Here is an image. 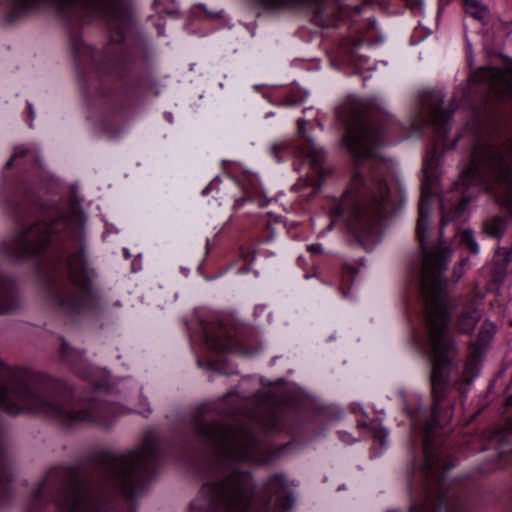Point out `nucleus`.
Here are the masks:
<instances>
[{
    "instance_id": "nucleus-1",
    "label": "nucleus",
    "mask_w": 512,
    "mask_h": 512,
    "mask_svg": "<svg viewBox=\"0 0 512 512\" xmlns=\"http://www.w3.org/2000/svg\"><path fill=\"white\" fill-rule=\"evenodd\" d=\"M428 210L420 204L416 235L424 254L420 273V291L425 301L426 332L431 362L430 387L433 399L431 417L420 423L412 418V427L423 433L424 464L421 481L411 489V512H439L450 505L444 473L449 469L442 451L435 449L433 437L438 427L448 423L452 407L443 411V401L450 389V367L456 346L448 333V313L443 299L442 274L446 271L452 251L442 241L428 247Z\"/></svg>"
},
{
    "instance_id": "nucleus-2",
    "label": "nucleus",
    "mask_w": 512,
    "mask_h": 512,
    "mask_svg": "<svg viewBox=\"0 0 512 512\" xmlns=\"http://www.w3.org/2000/svg\"><path fill=\"white\" fill-rule=\"evenodd\" d=\"M196 433L226 465L203 483L190 512H246L254 489L252 474L228 464L261 462L253 434L246 429L206 421L197 423Z\"/></svg>"
},
{
    "instance_id": "nucleus-3",
    "label": "nucleus",
    "mask_w": 512,
    "mask_h": 512,
    "mask_svg": "<svg viewBox=\"0 0 512 512\" xmlns=\"http://www.w3.org/2000/svg\"><path fill=\"white\" fill-rule=\"evenodd\" d=\"M474 186L489 192L512 217V135L506 131L497 129L476 140L469 164L454 183L462 196L458 213L471 200L465 190Z\"/></svg>"
},
{
    "instance_id": "nucleus-4",
    "label": "nucleus",
    "mask_w": 512,
    "mask_h": 512,
    "mask_svg": "<svg viewBox=\"0 0 512 512\" xmlns=\"http://www.w3.org/2000/svg\"><path fill=\"white\" fill-rule=\"evenodd\" d=\"M44 377L27 368H10L0 360V410L9 415L23 412L42 414L65 425L96 421L94 411L74 410L51 398L43 388Z\"/></svg>"
},
{
    "instance_id": "nucleus-5",
    "label": "nucleus",
    "mask_w": 512,
    "mask_h": 512,
    "mask_svg": "<svg viewBox=\"0 0 512 512\" xmlns=\"http://www.w3.org/2000/svg\"><path fill=\"white\" fill-rule=\"evenodd\" d=\"M388 202L389 189L384 179L373 175L366 178L356 172L331 208L327 229L342 221L349 233L364 245L376 238L378 224L388 213Z\"/></svg>"
},
{
    "instance_id": "nucleus-6",
    "label": "nucleus",
    "mask_w": 512,
    "mask_h": 512,
    "mask_svg": "<svg viewBox=\"0 0 512 512\" xmlns=\"http://www.w3.org/2000/svg\"><path fill=\"white\" fill-rule=\"evenodd\" d=\"M94 277L85 244H81L76 251L57 255L48 270L51 304L69 316L96 307L100 297L93 284Z\"/></svg>"
},
{
    "instance_id": "nucleus-7",
    "label": "nucleus",
    "mask_w": 512,
    "mask_h": 512,
    "mask_svg": "<svg viewBox=\"0 0 512 512\" xmlns=\"http://www.w3.org/2000/svg\"><path fill=\"white\" fill-rule=\"evenodd\" d=\"M347 125L343 143L357 159L371 157L385 143L386 136L397 126L387 113L366 112L356 102L345 104L340 111Z\"/></svg>"
},
{
    "instance_id": "nucleus-8",
    "label": "nucleus",
    "mask_w": 512,
    "mask_h": 512,
    "mask_svg": "<svg viewBox=\"0 0 512 512\" xmlns=\"http://www.w3.org/2000/svg\"><path fill=\"white\" fill-rule=\"evenodd\" d=\"M156 461V443L147 439L137 451L107 458L108 481L128 497H133L136 483L149 476Z\"/></svg>"
},
{
    "instance_id": "nucleus-9",
    "label": "nucleus",
    "mask_w": 512,
    "mask_h": 512,
    "mask_svg": "<svg viewBox=\"0 0 512 512\" xmlns=\"http://www.w3.org/2000/svg\"><path fill=\"white\" fill-rule=\"evenodd\" d=\"M66 224L64 217L55 218L50 223L36 222L15 236L7 252L20 259L37 256L66 227Z\"/></svg>"
},
{
    "instance_id": "nucleus-10",
    "label": "nucleus",
    "mask_w": 512,
    "mask_h": 512,
    "mask_svg": "<svg viewBox=\"0 0 512 512\" xmlns=\"http://www.w3.org/2000/svg\"><path fill=\"white\" fill-rule=\"evenodd\" d=\"M421 106L417 122L433 127L436 137L434 149L436 150L439 147L443 149L454 148L459 137L454 138L451 144L446 142L451 112L443 108V95L441 92L433 91L423 94L421 96Z\"/></svg>"
},
{
    "instance_id": "nucleus-11",
    "label": "nucleus",
    "mask_w": 512,
    "mask_h": 512,
    "mask_svg": "<svg viewBox=\"0 0 512 512\" xmlns=\"http://www.w3.org/2000/svg\"><path fill=\"white\" fill-rule=\"evenodd\" d=\"M474 80L486 84L496 94H512V67L505 69L494 67L480 68L475 72Z\"/></svg>"
},
{
    "instance_id": "nucleus-12",
    "label": "nucleus",
    "mask_w": 512,
    "mask_h": 512,
    "mask_svg": "<svg viewBox=\"0 0 512 512\" xmlns=\"http://www.w3.org/2000/svg\"><path fill=\"white\" fill-rule=\"evenodd\" d=\"M265 489L277 507L283 510H288L292 507L294 499L284 474L275 473L271 475L265 483Z\"/></svg>"
},
{
    "instance_id": "nucleus-13",
    "label": "nucleus",
    "mask_w": 512,
    "mask_h": 512,
    "mask_svg": "<svg viewBox=\"0 0 512 512\" xmlns=\"http://www.w3.org/2000/svg\"><path fill=\"white\" fill-rule=\"evenodd\" d=\"M482 354L483 353L476 352L475 350H469V355L465 362L462 376L458 381H455V383H454V386H456L459 390L461 389L458 386L459 382H464L469 385L472 383L474 378L478 376L479 371H480Z\"/></svg>"
},
{
    "instance_id": "nucleus-14",
    "label": "nucleus",
    "mask_w": 512,
    "mask_h": 512,
    "mask_svg": "<svg viewBox=\"0 0 512 512\" xmlns=\"http://www.w3.org/2000/svg\"><path fill=\"white\" fill-rule=\"evenodd\" d=\"M495 333L496 326L494 323L489 320H485L480 327L476 340L474 342H470L469 350H475L476 352L484 353L492 341Z\"/></svg>"
},
{
    "instance_id": "nucleus-15",
    "label": "nucleus",
    "mask_w": 512,
    "mask_h": 512,
    "mask_svg": "<svg viewBox=\"0 0 512 512\" xmlns=\"http://www.w3.org/2000/svg\"><path fill=\"white\" fill-rule=\"evenodd\" d=\"M481 316L482 311L476 306H471L466 311L462 312L457 321V328L459 332L463 334H471L481 319Z\"/></svg>"
},
{
    "instance_id": "nucleus-16",
    "label": "nucleus",
    "mask_w": 512,
    "mask_h": 512,
    "mask_svg": "<svg viewBox=\"0 0 512 512\" xmlns=\"http://www.w3.org/2000/svg\"><path fill=\"white\" fill-rule=\"evenodd\" d=\"M320 0H264V3L270 8H295L307 6L315 9L316 15H322L323 9L319 5Z\"/></svg>"
},
{
    "instance_id": "nucleus-17",
    "label": "nucleus",
    "mask_w": 512,
    "mask_h": 512,
    "mask_svg": "<svg viewBox=\"0 0 512 512\" xmlns=\"http://www.w3.org/2000/svg\"><path fill=\"white\" fill-rule=\"evenodd\" d=\"M506 220L503 216H496L487 220L484 224L485 232L492 237L500 238L504 234Z\"/></svg>"
},
{
    "instance_id": "nucleus-18",
    "label": "nucleus",
    "mask_w": 512,
    "mask_h": 512,
    "mask_svg": "<svg viewBox=\"0 0 512 512\" xmlns=\"http://www.w3.org/2000/svg\"><path fill=\"white\" fill-rule=\"evenodd\" d=\"M464 9L467 14L477 20H483L488 15L487 8L482 5L478 0H463Z\"/></svg>"
},
{
    "instance_id": "nucleus-19",
    "label": "nucleus",
    "mask_w": 512,
    "mask_h": 512,
    "mask_svg": "<svg viewBox=\"0 0 512 512\" xmlns=\"http://www.w3.org/2000/svg\"><path fill=\"white\" fill-rule=\"evenodd\" d=\"M83 506V499L78 491L69 494L68 498L62 504V509L66 512H80Z\"/></svg>"
},
{
    "instance_id": "nucleus-20",
    "label": "nucleus",
    "mask_w": 512,
    "mask_h": 512,
    "mask_svg": "<svg viewBox=\"0 0 512 512\" xmlns=\"http://www.w3.org/2000/svg\"><path fill=\"white\" fill-rule=\"evenodd\" d=\"M363 427H365L369 434L374 439H379L380 443H384L387 438V431L381 426V423L378 421H371L369 423H363Z\"/></svg>"
},
{
    "instance_id": "nucleus-21",
    "label": "nucleus",
    "mask_w": 512,
    "mask_h": 512,
    "mask_svg": "<svg viewBox=\"0 0 512 512\" xmlns=\"http://www.w3.org/2000/svg\"><path fill=\"white\" fill-rule=\"evenodd\" d=\"M460 243L465 246L472 254H477L479 252V246L475 240L473 231L470 229H465L460 234Z\"/></svg>"
},
{
    "instance_id": "nucleus-22",
    "label": "nucleus",
    "mask_w": 512,
    "mask_h": 512,
    "mask_svg": "<svg viewBox=\"0 0 512 512\" xmlns=\"http://www.w3.org/2000/svg\"><path fill=\"white\" fill-rule=\"evenodd\" d=\"M306 156L311 159L315 164H320L324 160V151L321 148L316 147L314 143H310Z\"/></svg>"
},
{
    "instance_id": "nucleus-23",
    "label": "nucleus",
    "mask_w": 512,
    "mask_h": 512,
    "mask_svg": "<svg viewBox=\"0 0 512 512\" xmlns=\"http://www.w3.org/2000/svg\"><path fill=\"white\" fill-rule=\"evenodd\" d=\"M286 148L285 144L283 143H273L270 146L271 154L277 161H281V153Z\"/></svg>"
},
{
    "instance_id": "nucleus-24",
    "label": "nucleus",
    "mask_w": 512,
    "mask_h": 512,
    "mask_svg": "<svg viewBox=\"0 0 512 512\" xmlns=\"http://www.w3.org/2000/svg\"><path fill=\"white\" fill-rule=\"evenodd\" d=\"M28 153V148L25 147L24 145H20V146H17L14 148V151H13V158L17 159V158H22L24 156H26Z\"/></svg>"
},
{
    "instance_id": "nucleus-25",
    "label": "nucleus",
    "mask_w": 512,
    "mask_h": 512,
    "mask_svg": "<svg viewBox=\"0 0 512 512\" xmlns=\"http://www.w3.org/2000/svg\"><path fill=\"white\" fill-rule=\"evenodd\" d=\"M307 249H308V251H310L311 253H314V254H320L323 252V247H322V244H320V243L310 244V245H308Z\"/></svg>"
},
{
    "instance_id": "nucleus-26",
    "label": "nucleus",
    "mask_w": 512,
    "mask_h": 512,
    "mask_svg": "<svg viewBox=\"0 0 512 512\" xmlns=\"http://www.w3.org/2000/svg\"><path fill=\"white\" fill-rule=\"evenodd\" d=\"M342 272L344 274H355L357 272V269L353 265H343Z\"/></svg>"
},
{
    "instance_id": "nucleus-27",
    "label": "nucleus",
    "mask_w": 512,
    "mask_h": 512,
    "mask_svg": "<svg viewBox=\"0 0 512 512\" xmlns=\"http://www.w3.org/2000/svg\"><path fill=\"white\" fill-rule=\"evenodd\" d=\"M339 436L344 442L349 443L350 435L347 432H339Z\"/></svg>"
},
{
    "instance_id": "nucleus-28",
    "label": "nucleus",
    "mask_w": 512,
    "mask_h": 512,
    "mask_svg": "<svg viewBox=\"0 0 512 512\" xmlns=\"http://www.w3.org/2000/svg\"><path fill=\"white\" fill-rule=\"evenodd\" d=\"M61 349L63 354L67 353L68 343L63 338L61 339Z\"/></svg>"
},
{
    "instance_id": "nucleus-29",
    "label": "nucleus",
    "mask_w": 512,
    "mask_h": 512,
    "mask_svg": "<svg viewBox=\"0 0 512 512\" xmlns=\"http://www.w3.org/2000/svg\"><path fill=\"white\" fill-rule=\"evenodd\" d=\"M447 223V220L445 218V216L442 217L441 219V225H440V237H442V234H443V229H444V226L446 225Z\"/></svg>"
},
{
    "instance_id": "nucleus-30",
    "label": "nucleus",
    "mask_w": 512,
    "mask_h": 512,
    "mask_svg": "<svg viewBox=\"0 0 512 512\" xmlns=\"http://www.w3.org/2000/svg\"><path fill=\"white\" fill-rule=\"evenodd\" d=\"M305 123H306V122H305L304 120H302V119H299V120H298V128H299V131H300V132L304 131Z\"/></svg>"
},
{
    "instance_id": "nucleus-31",
    "label": "nucleus",
    "mask_w": 512,
    "mask_h": 512,
    "mask_svg": "<svg viewBox=\"0 0 512 512\" xmlns=\"http://www.w3.org/2000/svg\"><path fill=\"white\" fill-rule=\"evenodd\" d=\"M14 160H16L15 158H13V156L6 162L5 164V167L6 168H11L13 166V162Z\"/></svg>"
},
{
    "instance_id": "nucleus-32",
    "label": "nucleus",
    "mask_w": 512,
    "mask_h": 512,
    "mask_svg": "<svg viewBox=\"0 0 512 512\" xmlns=\"http://www.w3.org/2000/svg\"><path fill=\"white\" fill-rule=\"evenodd\" d=\"M9 310H10V308L5 307V306L0 304V314L7 313Z\"/></svg>"
},
{
    "instance_id": "nucleus-33",
    "label": "nucleus",
    "mask_w": 512,
    "mask_h": 512,
    "mask_svg": "<svg viewBox=\"0 0 512 512\" xmlns=\"http://www.w3.org/2000/svg\"><path fill=\"white\" fill-rule=\"evenodd\" d=\"M210 191V185L206 186L203 190H202V195H207Z\"/></svg>"
},
{
    "instance_id": "nucleus-34",
    "label": "nucleus",
    "mask_w": 512,
    "mask_h": 512,
    "mask_svg": "<svg viewBox=\"0 0 512 512\" xmlns=\"http://www.w3.org/2000/svg\"><path fill=\"white\" fill-rule=\"evenodd\" d=\"M506 264L510 261V257L512 255V247H511V250L509 252L506 253Z\"/></svg>"
},
{
    "instance_id": "nucleus-35",
    "label": "nucleus",
    "mask_w": 512,
    "mask_h": 512,
    "mask_svg": "<svg viewBox=\"0 0 512 512\" xmlns=\"http://www.w3.org/2000/svg\"><path fill=\"white\" fill-rule=\"evenodd\" d=\"M507 406H512V396H510L506 401Z\"/></svg>"
},
{
    "instance_id": "nucleus-36",
    "label": "nucleus",
    "mask_w": 512,
    "mask_h": 512,
    "mask_svg": "<svg viewBox=\"0 0 512 512\" xmlns=\"http://www.w3.org/2000/svg\"><path fill=\"white\" fill-rule=\"evenodd\" d=\"M29 110H30V113L32 114L33 111H32V106L29 104Z\"/></svg>"
},
{
    "instance_id": "nucleus-37",
    "label": "nucleus",
    "mask_w": 512,
    "mask_h": 512,
    "mask_svg": "<svg viewBox=\"0 0 512 512\" xmlns=\"http://www.w3.org/2000/svg\"><path fill=\"white\" fill-rule=\"evenodd\" d=\"M466 261H467V259L462 260L461 265H463Z\"/></svg>"
},
{
    "instance_id": "nucleus-38",
    "label": "nucleus",
    "mask_w": 512,
    "mask_h": 512,
    "mask_svg": "<svg viewBox=\"0 0 512 512\" xmlns=\"http://www.w3.org/2000/svg\"><path fill=\"white\" fill-rule=\"evenodd\" d=\"M219 351H225V348L224 347H220Z\"/></svg>"
}]
</instances>
